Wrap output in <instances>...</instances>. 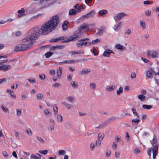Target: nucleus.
<instances>
[{
  "label": "nucleus",
  "instance_id": "obj_19",
  "mask_svg": "<svg viewBox=\"0 0 159 159\" xmlns=\"http://www.w3.org/2000/svg\"><path fill=\"white\" fill-rule=\"evenodd\" d=\"M138 98L141 101H144L146 99L145 96L142 94L139 95L138 96Z\"/></svg>",
  "mask_w": 159,
  "mask_h": 159
},
{
  "label": "nucleus",
  "instance_id": "obj_2",
  "mask_svg": "<svg viewBox=\"0 0 159 159\" xmlns=\"http://www.w3.org/2000/svg\"><path fill=\"white\" fill-rule=\"evenodd\" d=\"M95 25L94 24H86L84 23L82 24L80 27L78 28V30H76L75 31L73 34L74 37L71 36L69 38H67L66 40H62L61 41V43L67 42L72 40H74L76 39V38L81 36L82 34L85 32V30L86 29L93 28L94 27Z\"/></svg>",
  "mask_w": 159,
  "mask_h": 159
},
{
  "label": "nucleus",
  "instance_id": "obj_57",
  "mask_svg": "<svg viewBox=\"0 0 159 159\" xmlns=\"http://www.w3.org/2000/svg\"><path fill=\"white\" fill-rule=\"evenodd\" d=\"M152 148H149L147 151L148 154L149 156H151V150H152Z\"/></svg>",
  "mask_w": 159,
  "mask_h": 159
},
{
  "label": "nucleus",
  "instance_id": "obj_5",
  "mask_svg": "<svg viewBox=\"0 0 159 159\" xmlns=\"http://www.w3.org/2000/svg\"><path fill=\"white\" fill-rule=\"evenodd\" d=\"M17 12L18 13L17 17L18 18L25 16L27 14L26 11L24 8H21L20 10H18Z\"/></svg>",
  "mask_w": 159,
  "mask_h": 159
},
{
  "label": "nucleus",
  "instance_id": "obj_1",
  "mask_svg": "<svg viewBox=\"0 0 159 159\" xmlns=\"http://www.w3.org/2000/svg\"><path fill=\"white\" fill-rule=\"evenodd\" d=\"M48 20L44 24L41 28L35 27L30 30L27 33L28 36L22 40L23 42L35 40L39 38L41 34L45 35L55 29V27L59 20Z\"/></svg>",
  "mask_w": 159,
  "mask_h": 159
},
{
  "label": "nucleus",
  "instance_id": "obj_60",
  "mask_svg": "<svg viewBox=\"0 0 159 159\" xmlns=\"http://www.w3.org/2000/svg\"><path fill=\"white\" fill-rule=\"evenodd\" d=\"M66 126L67 128L70 129L71 127V124L69 122H67L66 124Z\"/></svg>",
  "mask_w": 159,
  "mask_h": 159
},
{
  "label": "nucleus",
  "instance_id": "obj_43",
  "mask_svg": "<svg viewBox=\"0 0 159 159\" xmlns=\"http://www.w3.org/2000/svg\"><path fill=\"white\" fill-rule=\"evenodd\" d=\"M59 16L57 15H55L52 17L50 20H58Z\"/></svg>",
  "mask_w": 159,
  "mask_h": 159
},
{
  "label": "nucleus",
  "instance_id": "obj_39",
  "mask_svg": "<svg viewBox=\"0 0 159 159\" xmlns=\"http://www.w3.org/2000/svg\"><path fill=\"white\" fill-rule=\"evenodd\" d=\"M115 89V87L113 86H111L110 87H109L107 89V90L108 91L110 92L113 91Z\"/></svg>",
  "mask_w": 159,
  "mask_h": 159
},
{
  "label": "nucleus",
  "instance_id": "obj_40",
  "mask_svg": "<svg viewBox=\"0 0 159 159\" xmlns=\"http://www.w3.org/2000/svg\"><path fill=\"white\" fill-rule=\"evenodd\" d=\"M48 150H43V151L39 150V152L41 154H42L43 155H46L48 153Z\"/></svg>",
  "mask_w": 159,
  "mask_h": 159
},
{
  "label": "nucleus",
  "instance_id": "obj_9",
  "mask_svg": "<svg viewBox=\"0 0 159 159\" xmlns=\"http://www.w3.org/2000/svg\"><path fill=\"white\" fill-rule=\"evenodd\" d=\"M126 16V15L123 13H120L115 15L114 17V18L115 20H120Z\"/></svg>",
  "mask_w": 159,
  "mask_h": 159
},
{
  "label": "nucleus",
  "instance_id": "obj_37",
  "mask_svg": "<svg viewBox=\"0 0 159 159\" xmlns=\"http://www.w3.org/2000/svg\"><path fill=\"white\" fill-rule=\"evenodd\" d=\"M100 42V40L98 39H97L95 40H93L92 41V43L93 44H96L99 43Z\"/></svg>",
  "mask_w": 159,
  "mask_h": 159
},
{
  "label": "nucleus",
  "instance_id": "obj_61",
  "mask_svg": "<svg viewBox=\"0 0 159 159\" xmlns=\"http://www.w3.org/2000/svg\"><path fill=\"white\" fill-rule=\"evenodd\" d=\"M60 86V84L58 83H56L52 85V87H59Z\"/></svg>",
  "mask_w": 159,
  "mask_h": 159
},
{
  "label": "nucleus",
  "instance_id": "obj_21",
  "mask_svg": "<svg viewBox=\"0 0 159 159\" xmlns=\"http://www.w3.org/2000/svg\"><path fill=\"white\" fill-rule=\"evenodd\" d=\"M146 75L148 78H152V71L150 70L148 71L146 73Z\"/></svg>",
  "mask_w": 159,
  "mask_h": 159
},
{
  "label": "nucleus",
  "instance_id": "obj_45",
  "mask_svg": "<svg viewBox=\"0 0 159 159\" xmlns=\"http://www.w3.org/2000/svg\"><path fill=\"white\" fill-rule=\"evenodd\" d=\"M95 146L94 143H91L90 144V148L91 150L92 151H93L94 150V149L95 147Z\"/></svg>",
  "mask_w": 159,
  "mask_h": 159
},
{
  "label": "nucleus",
  "instance_id": "obj_4",
  "mask_svg": "<svg viewBox=\"0 0 159 159\" xmlns=\"http://www.w3.org/2000/svg\"><path fill=\"white\" fill-rule=\"evenodd\" d=\"M147 55L148 58L152 57L153 58H158V54L154 51L149 50L147 53Z\"/></svg>",
  "mask_w": 159,
  "mask_h": 159
},
{
  "label": "nucleus",
  "instance_id": "obj_62",
  "mask_svg": "<svg viewBox=\"0 0 159 159\" xmlns=\"http://www.w3.org/2000/svg\"><path fill=\"white\" fill-rule=\"evenodd\" d=\"M37 138L39 140L41 143H44V141L43 139L42 138H41V137L38 136L37 137Z\"/></svg>",
  "mask_w": 159,
  "mask_h": 159
},
{
  "label": "nucleus",
  "instance_id": "obj_8",
  "mask_svg": "<svg viewBox=\"0 0 159 159\" xmlns=\"http://www.w3.org/2000/svg\"><path fill=\"white\" fill-rule=\"evenodd\" d=\"M11 66L10 65H5L2 64L0 66V69L1 70H2L4 71H5L7 70H10L11 69Z\"/></svg>",
  "mask_w": 159,
  "mask_h": 159
},
{
  "label": "nucleus",
  "instance_id": "obj_51",
  "mask_svg": "<svg viewBox=\"0 0 159 159\" xmlns=\"http://www.w3.org/2000/svg\"><path fill=\"white\" fill-rule=\"evenodd\" d=\"M2 110L5 112H8V110L7 107H4L3 105H2L1 107Z\"/></svg>",
  "mask_w": 159,
  "mask_h": 159
},
{
  "label": "nucleus",
  "instance_id": "obj_29",
  "mask_svg": "<svg viewBox=\"0 0 159 159\" xmlns=\"http://www.w3.org/2000/svg\"><path fill=\"white\" fill-rule=\"evenodd\" d=\"M102 140L97 139L96 141V146L97 147H99L101 144Z\"/></svg>",
  "mask_w": 159,
  "mask_h": 159
},
{
  "label": "nucleus",
  "instance_id": "obj_33",
  "mask_svg": "<svg viewBox=\"0 0 159 159\" xmlns=\"http://www.w3.org/2000/svg\"><path fill=\"white\" fill-rule=\"evenodd\" d=\"M70 84L71 86L74 88H77L78 87V84L77 83L75 84L74 81H71L70 82Z\"/></svg>",
  "mask_w": 159,
  "mask_h": 159
},
{
  "label": "nucleus",
  "instance_id": "obj_44",
  "mask_svg": "<svg viewBox=\"0 0 159 159\" xmlns=\"http://www.w3.org/2000/svg\"><path fill=\"white\" fill-rule=\"evenodd\" d=\"M90 86L92 89H94L95 88L96 84L94 83H91L90 84Z\"/></svg>",
  "mask_w": 159,
  "mask_h": 159
},
{
  "label": "nucleus",
  "instance_id": "obj_18",
  "mask_svg": "<svg viewBox=\"0 0 159 159\" xmlns=\"http://www.w3.org/2000/svg\"><path fill=\"white\" fill-rule=\"evenodd\" d=\"M87 45V42H80L76 43V45L77 47H80L83 45L86 46Z\"/></svg>",
  "mask_w": 159,
  "mask_h": 159
},
{
  "label": "nucleus",
  "instance_id": "obj_52",
  "mask_svg": "<svg viewBox=\"0 0 159 159\" xmlns=\"http://www.w3.org/2000/svg\"><path fill=\"white\" fill-rule=\"evenodd\" d=\"M67 79L69 81L71 80L72 77V75L71 74H69L67 75Z\"/></svg>",
  "mask_w": 159,
  "mask_h": 159
},
{
  "label": "nucleus",
  "instance_id": "obj_41",
  "mask_svg": "<svg viewBox=\"0 0 159 159\" xmlns=\"http://www.w3.org/2000/svg\"><path fill=\"white\" fill-rule=\"evenodd\" d=\"M151 10L147 9L145 11V15L147 16H149L151 15Z\"/></svg>",
  "mask_w": 159,
  "mask_h": 159
},
{
  "label": "nucleus",
  "instance_id": "obj_46",
  "mask_svg": "<svg viewBox=\"0 0 159 159\" xmlns=\"http://www.w3.org/2000/svg\"><path fill=\"white\" fill-rule=\"evenodd\" d=\"M117 143H116L115 142H114L113 143V144L112 145V147L113 148L114 150H116L117 148Z\"/></svg>",
  "mask_w": 159,
  "mask_h": 159
},
{
  "label": "nucleus",
  "instance_id": "obj_31",
  "mask_svg": "<svg viewBox=\"0 0 159 159\" xmlns=\"http://www.w3.org/2000/svg\"><path fill=\"white\" fill-rule=\"evenodd\" d=\"M67 101L71 103H72L74 99L72 96H69L66 98Z\"/></svg>",
  "mask_w": 159,
  "mask_h": 159
},
{
  "label": "nucleus",
  "instance_id": "obj_35",
  "mask_svg": "<svg viewBox=\"0 0 159 159\" xmlns=\"http://www.w3.org/2000/svg\"><path fill=\"white\" fill-rule=\"evenodd\" d=\"M123 88L121 86L120 87L118 90L116 91V93L118 95H120V93L123 91Z\"/></svg>",
  "mask_w": 159,
  "mask_h": 159
},
{
  "label": "nucleus",
  "instance_id": "obj_15",
  "mask_svg": "<svg viewBox=\"0 0 159 159\" xmlns=\"http://www.w3.org/2000/svg\"><path fill=\"white\" fill-rule=\"evenodd\" d=\"M63 104L66 107L68 110H70L73 107L72 104H69L65 102H63Z\"/></svg>",
  "mask_w": 159,
  "mask_h": 159
},
{
  "label": "nucleus",
  "instance_id": "obj_16",
  "mask_svg": "<svg viewBox=\"0 0 159 159\" xmlns=\"http://www.w3.org/2000/svg\"><path fill=\"white\" fill-rule=\"evenodd\" d=\"M69 23L67 20H65L64 23L62 25V29L64 30H67V25H68Z\"/></svg>",
  "mask_w": 159,
  "mask_h": 159
},
{
  "label": "nucleus",
  "instance_id": "obj_56",
  "mask_svg": "<svg viewBox=\"0 0 159 159\" xmlns=\"http://www.w3.org/2000/svg\"><path fill=\"white\" fill-rule=\"evenodd\" d=\"M49 73L51 75H53L55 73V71L54 70H49Z\"/></svg>",
  "mask_w": 159,
  "mask_h": 159
},
{
  "label": "nucleus",
  "instance_id": "obj_55",
  "mask_svg": "<svg viewBox=\"0 0 159 159\" xmlns=\"http://www.w3.org/2000/svg\"><path fill=\"white\" fill-rule=\"evenodd\" d=\"M31 158H34V159H41L39 157L34 154H32L31 155Z\"/></svg>",
  "mask_w": 159,
  "mask_h": 159
},
{
  "label": "nucleus",
  "instance_id": "obj_25",
  "mask_svg": "<svg viewBox=\"0 0 159 159\" xmlns=\"http://www.w3.org/2000/svg\"><path fill=\"white\" fill-rule=\"evenodd\" d=\"M59 40H60V37H58L57 38H53L50 40L49 42L51 43H53L57 42Z\"/></svg>",
  "mask_w": 159,
  "mask_h": 159
},
{
  "label": "nucleus",
  "instance_id": "obj_38",
  "mask_svg": "<svg viewBox=\"0 0 159 159\" xmlns=\"http://www.w3.org/2000/svg\"><path fill=\"white\" fill-rule=\"evenodd\" d=\"M10 94L11 97L14 99H15L16 98V95L14 93V91H12L10 93Z\"/></svg>",
  "mask_w": 159,
  "mask_h": 159
},
{
  "label": "nucleus",
  "instance_id": "obj_49",
  "mask_svg": "<svg viewBox=\"0 0 159 159\" xmlns=\"http://www.w3.org/2000/svg\"><path fill=\"white\" fill-rule=\"evenodd\" d=\"M21 110L20 109H16V114L18 116H20L21 115Z\"/></svg>",
  "mask_w": 159,
  "mask_h": 159
},
{
  "label": "nucleus",
  "instance_id": "obj_32",
  "mask_svg": "<svg viewBox=\"0 0 159 159\" xmlns=\"http://www.w3.org/2000/svg\"><path fill=\"white\" fill-rule=\"evenodd\" d=\"M25 131L26 132L29 136H31L32 134V131L30 129H25Z\"/></svg>",
  "mask_w": 159,
  "mask_h": 159
},
{
  "label": "nucleus",
  "instance_id": "obj_23",
  "mask_svg": "<svg viewBox=\"0 0 159 159\" xmlns=\"http://www.w3.org/2000/svg\"><path fill=\"white\" fill-rule=\"evenodd\" d=\"M107 11L106 10H101L99 11L98 14L101 16H104L107 14Z\"/></svg>",
  "mask_w": 159,
  "mask_h": 159
},
{
  "label": "nucleus",
  "instance_id": "obj_26",
  "mask_svg": "<svg viewBox=\"0 0 159 159\" xmlns=\"http://www.w3.org/2000/svg\"><path fill=\"white\" fill-rule=\"evenodd\" d=\"M121 23L120 22H118V23L115 25H114V26L115 27V28L114 29V30L115 31H116L120 29V27L121 25Z\"/></svg>",
  "mask_w": 159,
  "mask_h": 159
},
{
  "label": "nucleus",
  "instance_id": "obj_22",
  "mask_svg": "<svg viewBox=\"0 0 159 159\" xmlns=\"http://www.w3.org/2000/svg\"><path fill=\"white\" fill-rule=\"evenodd\" d=\"M152 140H153V142L152 141L151 142V144H152V146H153V145H156V143L157 142V137L154 135L153 136V138L152 139Z\"/></svg>",
  "mask_w": 159,
  "mask_h": 159
},
{
  "label": "nucleus",
  "instance_id": "obj_54",
  "mask_svg": "<svg viewBox=\"0 0 159 159\" xmlns=\"http://www.w3.org/2000/svg\"><path fill=\"white\" fill-rule=\"evenodd\" d=\"M39 77L42 80H43L45 79V76L44 74H40L39 75Z\"/></svg>",
  "mask_w": 159,
  "mask_h": 159
},
{
  "label": "nucleus",
  "instance_id": "obj_50",
  "mask_svg": "<svg viewBox=\"0 0 159 159\" xmlns=\"http://www.w3.org/2000/svg\"><path fill=\"white\" fill-rule=\"evenodd\" d=\"M7 82V80L6 78H3L0 79V84Z\"/></svg>",
  "mask_w": 159,
  "mask_h": 159
},
{
  "label": "nucleus",
  "instance_id": "obj_3",
  "mask_svg": "<svg viewBox=\"0 0 159 159\" xmlns=\"http://www.w3.org/2000/svg\"><path fill=\"white\" fill-rule=\"evenodd\" d=\"M34 42L31 41L29 44L23 43L21 44L22 51H27L31 48L33 46Z\"/></svg>",
  "mask_w": 159,
  "mask_h": 159
},
{
  "label": "nucleus",
  "instance_id": "obj_42",
  "mask_svg": "<svg viewBox=\"0 0 159 159\" xmlns=\"http://www.w3.org/2000/svg\"><path fill=\"white\" fill-rule=\"evenodd\" d=\"M140 25L143 29L145 28V24L144 20H142L140 21Z\"/></svg>",
  "mask_w": 159,
  "mask_h": 159
},
{
  "label": "nucleus",
  "instance_id": "obj_30",
  "mask_svg": "<svg viewBox=\"0 0 159 159\" xmlns=\"http://www.w3.org/2000/svg\"><path fill=\"white\" fill-rule=\"evenodd\" d=\"M53 54V53L50 52H48L46 53L45 56L46 58H48Z\"/></svg>",
  "mask_w": 159,
  "mask_h": 159
},
{
  "label": "nucleus",
  "instance_id": "obj_59",
  "mask_svg": "<svg viewBox=\"0 0 159 159\" xmlns=\"http://www.w3.org/2000/svg\"><path fill=\"white\" fill-rule=\"evenodd\" d=\"M53 111H54V113L55 114V115L57 113V111H58L57 107H54Z\"/></svg>",
  "mask_w": 159,
  "mask_h": 159
},
{
  "label": "nucleus",
  "instance_id": "obj_36",
  "mask_svg": "<svg viewBox=\"0 0 159 159\" xmlns=\"http://www.w3.org/2000/svg\"><path fill=\"white\" fill-rule=\"evenodd\" d=\"M43 97V94L42 93H39L37 94V99L40 100Z\"/></svg>",
  "mask_w": 159,
  "mask_h": 159
},
{
  "label": "nucleus",
  "instance_id": "obj_17",
  "mask_svg": "<svg viewBox=\"0 0 159 159\" xmlns=\"http://www.w3.org/2000/svg\"><path fill=\"white\" fill-rule=\"evenodd\" d=\"M57 49L59 50L60 49V46L57 45V46H51L49 49L50 51H53L54 50H56Z\"/></svg>",
  "mask_w": 159,
  "mask_h": 159
},
{
  "label": "nucleus",
  "instance_id": "obj_34",
  "mask_svg": "<svg viewBox=\"0 0 159 159\" xmlns=\"http://www.w3.org/2000/svg\"><path fill=\"white\" fill-rule=\"evenodd\" d=\"M104 136L103 134H99L98 135L97 139L102 140Z\"/></svg>",
  "mask_w": 159,
  "mask_h": 159
},
{
  "label": "nucleus",
  "instance_id": "obj_20",
  "mask_svg": "<svg viewBox=\"0 0 159 159\" xmlns=\"http://www.w3.org/2000/svg\"><path fill=\"white\" fill-rule=\"evenodd\" d=\"M74 62V61L73 59L70 60H65L64 61L60 62L61 64L62 63H67V64H71V63H73Z\"/></svg>",
  "mask_w": 159,
  "mask_h": 159
},
{
  "label": "nucleus",
  "instance_id": "obj_7",
  "mask_svg": "<svg viewBox=\"0 0 159 159\" xmlns=\"http://www.w3.org/2000/svg\"><path fill=\"white\" fill-rule=\"evenodd\" d=\"M153 148L152 149L153 153V159H155L156 158V156L158 153V145H153Z\"/></svg>",
  "mask_w": 159,
  "mask_h": 159
},
{
  "label": "nucleus",
  "instance_id": "obj_13",
  "mask_svg": "<svg viewBox=\"0 0 159 159\" xmlns=\"http://www.w3.org/2000/svg\"><path fill=\"white\" fill-rule=\"evenodd\" d=\"M14 51L16 52L22 51L21 44L16 46L14 48Z\"/></svg>",
  "mask_w": 159,
  "mask_h": 159
},
{
  "label": "nucleus",
  "instance_id": "obj_53",
  "mask_svg": "<svg viewBox=\"0 0 159 159\" xmlns=\"http://www.w3.org/2000/svg\"><path fill=\"white\" fill-rule=\"evenodd\" d=\"M28 80L31 83H33L35 82V80L33 78H31L30 79H28Z\"/></svg>",
  "mask_w": 159,
  "mask_h": 159
},
{
  "label": "nucleus",
  "instance_id": "obj_27",
  "mask_svg": "<svg viewBox=\"0 0 159 159\" xmlns=\"http://www.w3.org/2000/svg\"><path fill=\"white\" fill-rule=\"evenodd\" d=\"M142 107L143 109L149 110L150 109L152 108V106L150 105L143 104L142 105Z\"/></svg>",
  "mask_w": 159,
  "mask_h": 159
},
{
  "label": "nucleus",
  "instance_id": "obj_10",
  "mask_svg": "<svg viewBox=\"0 0 159 159\" xmlns=\"http://www.w3.org/2000/svg\"><path fill=\"white\" fill-rule=\"evenodd\" d=\"M81 12L80 10H76L74 9H70L69 12V15L70 16L75 15L77 12L80 13Z\"/></svg>",
  "mask_w": 159,
  "mask_h": 159
},
{
  "label": "nucleus",
  "instance_id": "obj_11",
  "mask_svg": "<svg viewBox=\"0 0 159 159\" xmlns=\"http://www.w3.org/2000/svg\"><path fill=\"white\" fill-rule=\"evenodd\" d=\"M95 15V11L93 10H91L90 12L87 14L84 15L83 16L85 17H92L94 16Z\"/></svg>",
  "mask_w": 159,
  "mask_h": 159
},
{
  "label": "nucleus",
  "instance_id": "obj_12",
  "mask_svg": "<svg viewBox=\"0 0 159 159\" xmlns=\"http://www.w3.org/2000/svg\"><path fill=\"white\" fill-rule=\"evenodd\" d=\"M91 71V70L89 69H83L80 72V75H86Z\"/></svg>",
  "mask_w": 159,
  "mask_h": 159
},
{
  "label": "nucleus",
  "instance_id": "obj_48",
  "mask_svg": "<svg viewBox=\"0 0 159 159\" xmlns=\"http://www.w3.org/2000/svg\"><path fill=\"white\" fill-rule=\"evenodd\" d=\"M71 53L72 54H80L81 53V51L80 50L77 51L76 52L72 51Z\"/></svg>",
  "mask_w": 159,
  "mask_h": 159
},
{
  "label": "nucleus",
  "instance_id": "obj_47",
  "mask_svg": "<svg viewBox=\"0 0 159 159\" xmlns=\"http://www.w3.org/2000/svg\"><path fill=\"white\" fill-rule=\"evenodd\" d=\"M111 151L110 150H107L106 152V156L107 157H109L110 156Z\"/></svg>",
  "mask_w": 159,
  "mask_h": 159
},
{
  "label": "nucleus",
  "instance_id": "obj_6",
  "mask_svg": "<svg viewBox=\"0 0 159 159\" xmlns=\"http://www.w3.org/2000/svg\"><path fill=\"white\" fill-rule=\"evenodd\" d=\"M107 30L106 27L104 26H101L98 29V31L97 32V34L99 36H101L102 35L103 33H106Z\"/></svg>",
  "mask_w": 159,
  "mask_h": 159
},
{
  "label": "nucleus",
  "instance_id": "obj_64",
  "mask_svg": "<svg viewBox=\"0 0 159 159\" xmlns=\"http://www.w3.org/2000/svg\"><path fill=\"white\" fill-rule=\"evenodd\" d=\"M140 152V150L138 148H136L134 149V153L136 154H138Z\"/></svg>",
  "mask_w": 159,
  "mask_h": 159
},
{
  "label": "nucleus",
  "instance_id": "obj_63",
  "mask_svg": "<svg viewBox=\"0 0 159 159\" xmlns=\"http://www.w3.org/2000/svg\"><path fill=\"white\" fill-rule=\"evenodd\" d=\"M66 152L64 150H60V155L62 156L65 155Z\"/></svg>",
  "mask_w": 159,
  "mask_h": 159
},
{
  "label": "nucleus",
  "instance_id": "obj_14",
  "mask_svg": "<svg viewBox=\"0 0 159 159\" xmlns=\"http://www.w3.org/2000/svg\"><path fill=\"white\" fill-rule=\"evenodd\" d=\"M110 51L111 50L110 49H106L103 53V56L105 57H109L110 55Z\"/></svg>",
  "mask_w": 159,
  "mask_h": 159
},
{
  "label": "nucleus",
  "instance_id": "obj_58",
  "mask_svg": "<svg viewBox=\"0 0 159 159\" xmlns=\"http://www.w3.org/2000/svg\"><path fill=\"white\" fill-rule=\"evenodd\" d=\"M136 76V75L135 72H133L131 73V77L132 79H133L135 78Z\"/></svg>",
  "mask_w": 159,
  "mask_h": 159
},
{
  "label": "nucleus",
  "instance_id": "obj_28",
  "mask_svg": "<svg viewBox=\"0 0 159 159\" xmlns=\"http://www.w3.org/2000/svg\"><path fill=\"white\" fill-rule=\"evenodd\" d=\"M116 48L120 50H123L124 49V48L123 46L119 44H118L116 45Z\"/></svg>",
  "mask_w": 159,
  "mask_h": 159
},
{
  "label": "nucleus",
  "instance_id": "obj_24",
  "mask_svg": "<svg viewBox=\"0 0 159 159\" xmlns=\"http://www.w3.org/2000/svg\"><path fill=\"white\" fill-rule=\"evenodd\" d=\"M140 121L139 119H133L132 120V123L134 125H137V124Z\"/></svg>",
  "mask_w": 159,
  "mask_h": 159
}]
</instances>
